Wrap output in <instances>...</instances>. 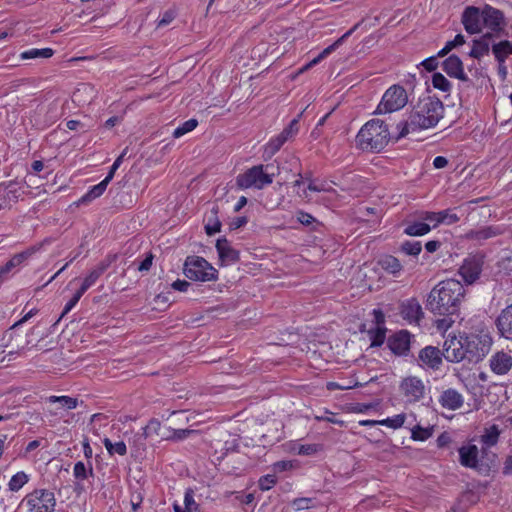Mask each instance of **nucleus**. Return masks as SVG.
Masks as SVG:
<instances>
[{
  "label": "nucleus",
  "mask_w": 512,
  "mask_h": 512,
  "mask_svg": "<svg viewBox=\"0 0 512 512\" xmlns=\"http://www.w3.org/2000/svg\"><path fill=\"white\" fill-rule=\"evenodd\" d=\"M466 289L459 280L447 279L439 282L428 294L426 309L434 316L438 330L446 331L455 322L465 300Z\"/></svg>",
  "instance_id": "obj_1"
},
{
  "label": "nucleus",
  "mask_w": 512,
  "mask_h": 512,
  "mask_svg": "<svg viewBox=\"0 0 512 512\" xmlns=\"http://www.w3.org/2000/svg\"><path fill=\"white\" fill-rule=\"evenodd\" d=\"M443 115L444 105L440 99L432 96L420 98L413 106L408 120L397 124L398 134L395 140L406 137L410 132L436 126Z\"/></svg>",
  "instance_id": "obj_2"
},
{
  "label": "nucleus",
  "mask_w": 512,
  "mask_h": 512,
  "mask_svg": "<svg viewBox=\"0 0 512 512\" xmlns=\"http://www.w3.org/2000/svg\"><path fill=\"white\" fill-rule=\"evenodd\" d=\"M391 139L388 125L385 121L374 118L366 122L356 135V145L363 151L380 152Z\"/></svg>",
  "instance_id": "obj_3"
},
{
  "label": "nucleus",
  "mask_w": 512,
  "mask_h": 512,
  "mask_svg": "<svg viewBox=\"0 0 512 512\" xmlns=\"http://www.w3.org/2000/svg\"><path fill=\"white\" fill-rule=\"evenodd\" d=\"M278 171L279 168L273 164L252 166L236 177V186L241 190L249 188L261 190L273 182Z\"/></svg>",
  "instance_id": "obj_4"
},
{
  "label": "nucleus",
  "mask_w": 512,
  "mask_h": 512,
  "mask_svg": "<svg viewBox=\"0 0 512 512\" xmlns=\"http://www.w3.org/2000/svg\"><path fill=\"white\" fill-rule=\"evenodd\" d=\"M183 272L188 279L194 281L209 282L215 281L218 277V271L207 260L199 256H188Z\"/></svg>",
  "instance_id": "obj_5"
},
{
  "label": "nucleus",
  "mask_w": 512,
  "mask_h": 512,
  "mask_svg": "<svg viewBox=\"0 0 512 512\" xmlns=\"http://www.w3.org/2000/svg\"><path fill=\"white\" fill-rule=\"evenodd\" d=\"M467 360L477 363L481 361L490 351L492 337L489 334H470L463 337Z\"/></svg>",
  "instance_id": "obj_6"
},
{
  "label": "nucleus",
  "mask_w": 512,
  "mask_h": 512,
  "mask_svg": "<svg viewBox=\"0 0 512 512\" xmlns=\"http://www.w3.org/2000/svg\"><path fill=\"white\" fill-rule=\"evenodd\" d=\"M408 102V95L404 87L392 85L386 90L375 110V114L392 113L402 109Z\"/></svg>",
  "instance_id": "obj_7"
},
{
  "label": "nucleus",
  "mask_w": 512,
  "mask_h": 512,
  "mask_svg": "<svg viewBox=\"0 0 512 512\" xmlns=\"http://www.w3.org/2000/svg\"><path fill=\"white\" fill-rule=\"evenodd\" d=\"M23 504L28 512H54L56 498L52 491L39 489L26 495Z\"/></svg>",
  "instance_id": "obj_8"
},
{
  "label": "nucleus",
  "mask_w": 512,
  "mask_h": 512,
  "mask_svg": "<svg viewBox=\"0 0 512 512\" xmlns=\"http://www.w3.org/2000/svg\"><path fill=\"white\" fill-rule=\"evenodd\" d=\"M484 16H483V24L484 27L491 30L490 33L494 34V37H500L502 35H506L505 26L506 21L502 11L496 9L490 5H485L483 7Z\"/></svg>",
  "instance_id": "obj_9"
},
{
  "label": "nucleus",
  "mask_w": 512,
  "mask_h": 512,
  "mask_svg": "<svg viewBox=\"0 0 512 512\" xmlns=\"http://www.w3.org/2000/svg\"><path fill=\"white\" fill-rule=\"evenodd\" d=\"M400 391L407 403H416L423 399L425 395V385L421 379L410 376L400 383Z\"/></svg>",
  "instance_id": "obj_10"
},
{
  "label": "nucleus",
  "mask_w": 512,
  "mask_h": 512,
  "mask_svg": "<svg viewBox=\"0 0 512 512\" xmlns=\"http://www.w3.org/2000/svg\"><path fill=\"white\" fill-rule=\"evenodd\" d=\"M484 11L483 8L468 6L462 13V24L469 34H477L482 31Z\"/></svg>",
  "instance_id": "obj_11"
},
{
  "label": "nucleus",
  "mask_w": 512,
  "mask_h": 512,
  "mask_svg": "<svg viewBox=\"0 0 512 512\" xmlns=\"http://www.w3.org/2000/svg\"><path fill=\"white\" fill-rule=\"evenodd\" d=\"M463 337H452L444 343L443 357L449 362H460L467 359Z\"/></svg>",
  "instance_id": "obj_12"
},
{
  "label": "nucleus",
  "mask_w": 512,
  "mask_h": 512,
  "mask_svg": "<svg viewBox=\"0 0 512 512\" xmlns=\"http://www.w3.org/2000/svg\"><path fill=\"white\" fill-rule=\"evenodd\" d=\"M411 338L410 332L401 330L388 338L387 345L395 355L407 356L410 350Z\"/></svg>",
  "instance_id": "obj_13"
},
{
  "label": "nucleus",
  "mask_w": 512,
  "mask_h": 512,
  "mask_svg": "<svg viewBox=\"0 0 512 512\" xmlns=\"http://www.w3.org/2000/svg\"><path fill=\"white\" fill-rule=\"evenodd\" d=\"M442 356L443 352L437 347L426 346L420 350L418 360L421 367L438 370L442 364Z\"/></svg>",
  "instance_id": "obj_14"
},
{
  "label": "nucleus",
  "mask_w": 512,
  "mask_h": 512,
  "mask_svg": "<svg viewBox=\"0 0 512 512\" xmlns=\"http://www.w3.org/2000/svg\"><path fill=\"white\" fill-rule=\"evenodd\" d=\"M495 326L500 337L512 340V303L500 311Z\"/></svg>",
  "instance_id": "obj_15"
},
{
  "label": "nucleus",
  "mask_w": 512,
  "mask_h": 512,
  "mask_svg": "<svg viewBox=\"0 0 512 512\" xmlns=\"http://www.w3.org/2000/svg\"><path fill=\"white\" fill-rule=\"evenodd\" d=\"M490 368L497 375L507 374L512 368V352L498 351L490 358Z\"/></svg>",
  "instance_id": "obj_16"
},
{
  "label": "nucleus",
  "mask_w": 512,
  "mask_h": 512,
  "mask_svg": "<svg viewBox=\"0 0 512 512\" xmlns=\"http://www.w3.org/2000/svg\"><path fill=\"white\" fill-rule=\"evenodd\" d=\"M443 70L453 78L468 82L469 79L464 72L463 62L457 55H450L442 63Z\"/></svg>",
  "instance_id": "obj_17"
},
{
  "label": "nucleus",
  "mask_w": 512,
  "mask_h": 512,
  "mask_svg": "<svg viewBox=\"0 0 512 512\" xmlns=\"http://www.w3.org/2000/svg\"><path fill=\"white\" fill-rule=\"evenodd\" d=\"M505 229L500 225H489L479 229L470 230L466 233V238L475 241H485L491 238H495L504 233Z\"/></svg>",
  "instance_id": "obj_18"
},
{
  "label": "nucleus",
  "mask_w": 512,
  "mask_h": 512,
  "mask_svg": "<svg viewBox=\"0 0 512 512\" xmlns=\"http://www.w3.org/2000/svg\"><path fill=\"white\" fill-rule=\"evenodd\" d=\"M216 249L219 259L225 264L236 263L239 260V251L234 249L226 238H219L217 240Z\"/></svg>",
  "instance_id": "obj_19"
},
{
  "label": "nucleus",
  "mask_w": 512,
  "mask_h": 512,
  "mask_svg": "<svg viewBox=\"0 0 512 512\" xmlns=\"http://www.w3.org/2000/svg\"><path fill=\"white\" fill-rule=\"evenodd\" d=\"M439 403L443 408L454 411L462 407L464 399L457 390L449 388L442 392Z\"/></svg>",
  "instance_id": "obj_20"
},
{
  "label": "nucleus",
  "mask_w": 512,
  "mask_h": 512,
  "mask_svg": "<svg viewBox=\"0 0 512 512\" xmlns=\"http://www.w3.org/2000/svg\"><path fill=\"white\" fill-rule=\"evenodd\" d=\"M359 23H357L356 25H354L350 30H348L345 34H343L339 39H337L333 44H331L330 46H328L327 48H325L317 57H315L314 59H312L309 63H307L302 69L301 71H306L308 70L309 68L315 66L316 64H318L321 60H323L325 57H327L329 54H331L333 51H335L343 42L346 38H348L358 27H359Z\"/></svg>",
  "instance_id": "obj_21"
},
{
  "label": "nucleus",
  "mask_w": 512,
  "mask_h": 512,
  "mask_svg": "<svg viewBox=\"0 0 512 512\" xmlns=\"http://www.w3.org/2000/svg\"><path fill=\"white\" fill-rule=\"evenodd\" d=\"M481 271V265L477 260L468 259L460 267L459 274L466 283L472 284L479 278Z\"/></svg>",
  "instance_id": "obj_22"
},
{
  "label": "nucleus",
  "mask_w": 512,
  "mask_h": 512,
  "mask_svg": "<svg viewBox=\"0 0 512 512\" xmlns=\"http://www.w3.org/2000/svg\"><path fill=\"white\" fill-rule=\"evenodd\" d=\"M494 38L493 33H486L481 37L473 40V47L469 52V56L475 59H480L487 55L490 50V42Z\"/></svg>",
  "instance_id": "obj_23"
},
{
  "label": "nucleus",
  "mask_w": 512,
  "mask_h": 512,
  "mask_svg": "<svg viewBox=\"0 0 512 512\" xmlns=\"http://www.w3.org/2000/svg\"><path fill=\"white\" fill-rule=\"evenodd\" d=\"M401 315L404 319L418 322L423 317V312L419 302L413 298L402 304Z\"/></svg>",
  "instance_id": "obj_24"
},
{
  "label": "nucleus",
  "mask_w": 512,
  "mask_h": 512,
  "mask_svg": "<svg viewBox=\"0 0 512 512\" xmlns=\"http://www.w3.org/2000/svg\"><path fill=\"white\" fill-rule=\"evenodd\" d=\"M460 463L467 468H476L478 464V448L476 445L462 446L458 450Z\"/></svg>",
  "instance_id": "obj_25"
},
{
  "label": "nucleus",
  "mask_w": 512,
  "mask_h": 512,
  "mask_svg": "<svg viewBox=\"0 0 512 512\" xmlns=\"http://www.w3.org/2000/svg\"><path fill=\"white\" fill-rule=\"evenodd\" d=\"M378 264L384 271L392 274L393 276H398L402 270V264L396 257L392 255H385L381 257L378 261Z\"/></svg>",
  "instance_id": "obj_26"
},
{
  "label": "nucleus",
  "mask_w": 512,
  "mask_h": 512,
  "mask_svg": "<svg viewBox=\"0 0 512 512\" xmlns=\"http://www.w3.org/2000/svg\"><path fill=\"white\" fill-rule=\"evenodd\" d=\"M492 52L497 62H505L509 55H512V41L503 40L492 45Z\"/></svg>",
  "instance_id": "obj_27"
},
{
  "label": "nucleus",
  "mask_w": 512,
  "mask_h": 512,
  "mask_svg": "<svg viewBox=\"0 0 512 512\" xmlns=\"http://www.w3.org/2000/svg\"><path fill=\"white\" fill-rule=\"evenodd\" d=\"M109 183H110V180H108L105 177L99 184L93 186L85 195H83L79 199L78 203L86 204V203L100 197L105 192Z\"/></svg>",
  "instance_id": "obj_28"
},
{
  "label": "nucleus",
  "mask_w": 512,
  "mask_h": 512,
  "mask_svg": "<svg viewBox=\"0 0 512 512\" xmlns=\"http://www.w3.org/2000/svg\"><path fill=\"white\" fill-rule=\"evenodd\" d=\"M112 261L113 259L111 258V260H104L100 262L93 270L90 271L83 282H85L90 287L93 286L99 277L107 270Z\"/></svg>",
  "instance_id": "obj_29"
},
{
  "label": "nucleus",
  "mask_w": 512,
  "mask_h": 512,
  "mask_svg": "<svg viewBox=\"0 0 512 512\" xmlns=\"http://www.w3.org/2000/svg\"><path fill=\"white\" fill-rule=\"evenodd\" d=\"M430 230L431 226L428 223L422 221H414L405 227L404 233L409 236H423Z\"/></svg>",
  "instance_id": "obj_30"
},
{
  "label": "nucleus",
  "mask_w": 512,
  "mask_h": 512,
  "mask_svg": "<svg viewBox=\"0 0 512 512\" xmlns=\"http://www.w3.org/2000/svg\"><path fill=\"white\" fill-rule=\"evenodd\" d=\"M54 54V50L51 48H32L30 50L24 51L20 54V58L22 60H30L36 58H50Z\"/></svg>",
  "instance_id": "obj_31"
},
{
  "label": "nucleus",
  "mask_w": 512,
  "mask_h": 512,
  "mask_svg": "<svg viewBox=\"0 0 512 512\" xmlns=\"http://www.w3.org/2000/svg\"><path fill=\"white\" fill-rule=\"evenodd\" d=\"M500 435V430L497 425H492L485 430V433L481 436V441L488 447L497 444Z\"/></svg>",
  "instance_id": "obj_32"
},
{
  "label": "nucleus",
  "mask_w": 512,
  "mask_h": 512,
  "mask_svg": "<svg viewBox=\"0 0 512 512\" xmlns=\"http://www.w3.org/2000/svg\"><path fill=\"white\" fill-rule=\"evenodd\" d=\"M103 444L110 455L118 454L124 456L127 453V447L123 441L112 443L109 438H104Z\"/></svg>",
  "instance_id": "obj_33"
},
{
  "label": "nucleus",
  "mask_w": 512,
  "mask_h": 512,
  "mask_svg": "<svg viewBox=\"0 0 512 512\" xmlns=\"http://www.w3.org/2000/svg\"><path fill=\"white\" fill-rule=\"evenodd\" d=\"M286 141L287 140L284 136L281 134L277 135L267 143L265 146L264 154L268 155V157H272L281 149Z\"/></svg>",
  "instance_id": "obj_34"
},
{
  "label": "nucleus",
  "mask_w": 512,
  "mask_h": 512,
  "mask_svg": "<svg viewBox=\"0 0 512 512\" xmlns=\"http://www.w3.org/2000/svg\"><path fill=\"white\" fill-rule=\"evenodd\" d=\"M371 340V347H379L381 346L386 338V328L385 327H376L375 329H371L368 331Z\"/></svg>",
  "instance_id": "obj_35"
},
{
  "label": "nucleus",
  "mask_w": 512,
  "mask_h": 512,
  "mask_svg": "<svg viewBox=\"0 0 512 512\" xmlns=\"http://www.w3.org/2000/svg\"><path fill=\"white\" fill-rule=\"evenodd\" d=\"M49 403L59 402L62 407L72 410L78 406V400L76 398H72L70 396H50L47 398Z\"/></svg>",
  "instance_id": "obj_36"
},
{
  "label": "nucleus",
  "mask_w": 512,
  "mask_h": 512,
  "mask_svg": "<svg viewBox=\"0 0 512 512\" xmlns=\"http://www.w3.org/2000/svg\"><path fill=\"white\" fill-rule=\"evenodd\" d=\"M432 85L434 88L442 92H450L451 90L450 81L439 72H436L432 75Z\"/></svg>",
  "instance_id": "obj_37"
},
{
  "label": "nucleus",
  "mask_w": 512,
  "mask_h": 512,
  "mask_svg": "<svg viewBox=\"0 0 512 512\" xmlns=\"http://www.w3.org/2000/svg\"><path fill=\"white\" fill-rule=\"evenodd\" d=\"M211 213L214 215V219H209L208 223L205 225V231L209 236L220 232L222 226L221 221L218 219L217 216L218 207H213Z\"/></svg>",
  "instance_id": "obj_38"
},
{
  "label": "nucleus",
  "mask_w": 512,
  "mask_h": 512,
  "mask_svg": "<svg viewBox=\"0 0 512 512\" xmlns=\"http://www.w3.org/2000/svg\"><path fill=\"white\" fill-rule=\"evenodd\" d=\"M27 482H28V476L23 471H20L11 477V479L8 483V486L11 491H18Z\"/></svg>",
  "instance_id": "obj_39"
},
{
  "label": "nucleus",
  "mask_w": 512,
  "mask_h": 512,
  "mask_svg": "<svg viewBox=\"0 0 512 512\" xmlns=\"http://www.w3.org/2000/svg\"><path fill=\"white\" fill-rule=\"evenodd\" d=\"M197 125H198V121L196 119H189L174 130L173 137L180 138L181 136L185 135L186 133L194 130L197 127Z\"/></svg>",
  "instance_id": "obj_40"
},
{
  "label": "nucleus",
  "mask_w": 512,
  "mask_h": 512,
  "mask_svg": "<svg viewBox=\"0 0 512 512\" xmlns=\"http://www.w3.org/2000/svg\"><path fill=\"white\" fill-rule=\"evenodd\" d=\"M401 251L407 255L418 256L422 251V245L419 241H405L401 245Z\"/></svg>",
  "instance_id": "obj_41"
},
{
  "label": "nucleus",
  "mask_w": 512,
  "mask_h": 512,
  "mask_svg": "<svg viewBox=\"0 0 512 512\" xmlns=\"http://www.w3.org/2000/svg\"><path fill=\"white\" fill-rule=\"evenodd\" d=\"M405 419V414H397L393 417H388L384 420L379 421V425H383L393 429H398L403 426Z\"/></svg>",
  "instance_id": "obj_42"
},
{
  "label": "nucleus",
  "mask_w": 512,
  "mask_h": 512,
  "mask_svg": "<svg viewBox=\"0 0 512 512\" xmlns=\"http://www.w3.org/2000/svg\"><path fill=\"white\" fill-rule=\"evenodd\" d=\"M439 224L452 225L460 220L453 209L439 211Z\"/></svg>",
  "instance_id": "obj_43"
},
{
  "label": "nucleus",
  "mask_w": 512,
  "mask_h": 512,
  "mask_svg": "<svg viewBox=\"0 0 512 512\" xmlns=\"http://www.w3.org/2000/svg\"><path fill=\"white\" fill-rule=\"evenodd\" d=\"M20 195V188L17 187V184L15 182L10 181L5 187L4 198L9 201L17 202Z\"/></svg>",
  "instance_id": "obj_44"
},
{
  "label": "nucleus",
  "mask_w": 512,
  "mask_h": 512,
  "mask_svg": "<svg viewBox=\"0 0 512 512\" xmlns=\"http://www.w3.org/2000/svg\"><path fill=\"white\" fill-rule=\"evenodd\" d=\"M73 474L76 479L85 480L87 479L88 474L93 475V468L90 466L89 471H87L85 464L81 461H78L74 465Z\"/></svg>",
  "instance_id": "obj_45"
},
{
  "label": "nucleus",
  "mask_w": 512,
  "mask_h": 512,
  "mask_svg": "<svg viewBox=\"0 0 512 512\" xmlns=\"http://www.w3.org/2000/svg\"><path fill=\"white\" fill-rule=\"evenodd\" d=\"M161 429V423L157 419H151L148 424L143 428V435L145 438L159 435Z\"/></svg>",
  "instance_id": "obj_46"
},
{
  "label": "nucleus",
  "mask_w": 512,
  "mask_h": 512,
  "mask_svg": "<svg viewBox=\"0 0 512 512\" xmlns=\"http://www.w3.org/2000/svg\"><path fill=\"white\" fill-rule=\"evenodd\" d=\"M432 435L431 429L423 428L419 425L412 429V439L417 441H425Z\"/></svg>",
  "instance_id": "obj_47"
},
{
  "label": "nucleus",
  "mask_w": 512,
  "mask_h": 512,
  "mask_svg": "<svg viewBox=\"0 0 512 512\" xmlns=\"http://www.w3.org/2000/svg\"><path fill=\"white\" fill-rule=\"evenodd\" d=\"M196 430L192 429H174L172 430V435L166 436L167 440H183L189 437L191 434L196 433Z\"/></svg>",
  "instance_id": "obj_48"
},
{
  "label": "nucleus",
  "mask_w": 512,
  "mask_h": 512,
  "mask_svg": "<svg viewBox=\"0 0 512 512\" xmlns=\"http://www.w3.org/2000/svg\"><path fill=\"white\" fill-rule=\"evenodd\" d=\"M277 482L276 476L267 474L259 479V487L263 491L271 489Z\"/></svg>",
  "instance_id": "obj_49"
},
{
  "label": "nucleus",
  "mask_w": 512,
  "mask_h": 512,
  "mask_svg": "<svg viewBox=\"0 0 512 512\" xmlns=\"http://www.w3.org/2000/svg\"><path fill=\"white\" fill-rule=\"evenodd\" d=\"M319 450H320V445H318V444H305V445H300L299 446L298 454L299 455L310 456V455H314Z\"/></svg>",
  "instance_id": "obj_50"
},
{
  "label": "nucleus",
  "mask_w": 512,
  "mask_h": 512,
  "mask_svg": "<svg viewBox=\"0 0 512 512\" xmlns=\"http://www.w3.org/2000/svg\"><path fill=\"white\" fill-rule=\"evenodd\" d=\"M184 504H185V509L184 510H188V512H193L194 510L197 509V504H196V502L194 500L193 491L192 490H188L185 493Z\"/></svg>",
  "instance_id": "obj_51"
},
{
  "label": "nucleus",
  "mask_w": 512,
  "mask_h": 512,
  "mask_svg": "<svg viewBox=\"0 0 512 512\" xmlns=\"http://www.w3.org/2000/svg\"><path fill=\"white\" fill-rule=\"evenodd\" d=\"M439 215V212L426 211L422 213V219L426 221V223H433V227L435 228L439 225Z\"/></svg>",
  "instance_id": "obj_52"
},
{
  "label": "nucleus",
  "mask_w": 512,
  "mask_h": 512,
  "mask_svg": "<svg viewBox=\"0 0 512 512\" xmlns=\"http://www.w3.org/2000/svg\"><path fill=\"white\" fill-rule=\"evenodd\" d=\"M421 65L429 72L435 71L438 67L437 56L428 57L422 61Z\"/></svg>",
  "instance_id": "obj_53"
},
{
  "label": "nucleus",
  "mask_w": 512,
  "mask_h": 512,
  "mask_svg": "<svg viewBox=\"0 0 512 512\" xmlns=\"http://www.w3.org/2000/svg\"><path fill=\"white\" fill-rule=\"evenodd\" d=\"M297 219L304 226H309L316 221V219L311 214L303 211L297 212Z\"/></svg>",
  "instance_id": "obj_54"
},
{
  "label": "nucleus",
  "mask_w": 512,
  "mask_h": 512,
  "mask_svg": "<svg viewBox=\"0 0 512 512\" xmlns=\"http://www.w3.org/2000/svg\"><path fill=\"white\" fill-rule=\"evenodd\" d=\"M307 189L313 192H332L334 191L330 186L325 184H316L314 181H310Z\"/></svg>",
  "instance_id": "obj_55"
},
{
  "label": "nucleus",
  "mask_w": 512,
  "mask_h": 512,
  "mask_svg": "<svg viewBox=\"0 0 512 512\" xmlns=\"http://www.w3.org/2000/svg\"><path fill=\"white\" fill-rule=\"evenodd\" d=\"M465 43V38L462 34H457L455 38L446 43L447 48L451 51L452 49L461 46Z\"/></svg>",
  "instance_id": "obj_56"
},
{
  "label": "nucleus",
  "mask_w": 512,
  "mask_h": 512,
  "mask_svg": "<svg viewBox=\"0 0 512 512\" xmlns=\"http://www.w3.org/2000/svg\"><path fill=\"white\" fill-rule=\"evenodd\" d=\"M153 262V255L149 253L146 258L139 264L138 271L146 272L149 271Z\"/></svg>",
  "instance_id": "obj_57"
},
{
  "label": "nucleus",
  "mask_w": 512,
  "mask_h": 512,
  "mask_svg": "<svg viewBox=\"0 0 512 512\" xmlns=\"http://www.w3.org/2000/svg\"><path fill=\"white\" fill-rule=\"evenodd\" d=\"M190 286L191 284L186 280L178 279L172 283V288L180 292H186Z\"/></svg>",
  "instance_id": "obj_58"
},
{
  "label": "nucleus",
  "mask_w": 512,
  "mask_h": 512,
  "mask_svg": "<svg viewBox=\"0 0 512 512\" xmlns=\"http://www.w3.org/2000/svg\"><path fill=\"white\" fill-rule=\"evenodd\" d=\"M292 468V463L290 461H278L273 464L274 472H283Z\"/></svg>",
  "instance_id": "obj_59"
},
{
  "label": "nucleus",
  "mask_w": 512,
  "mask_h": 512,
  "mask_svg": "<svg viewBox=\"0 0 512 512\" xmlns=\"http://www.w3.org/2000/svg\"><path fill=\"white\" fill-rule=\"evenodd\" d=\"M122 162H123V155H119L116 158V160L114 161L113 165L110 168V171L108 172V174L106 176V178L108 180L111 181L113 179L116 170L119 168V166L121 165Z\"/></svg>",
  "instance_id": "obj_60"
},
{
  "label": "nucleus",
  "mask_w": 512,
  "mask_h": 512,
  "mask_svg": "<svg viewBox=\"0 0 512 512\" xmlns=\"http://www.w3.org/2000/svg\"><path fill=\"white\" fill-rule=\"evenodd\" d=\"M246 223H247L246 217H244V216L236 217L230 222L229 227L231 230H236V229H239L242 226L246 225Z\"/></svg>",
  "instance_id": "obj_61"
},
{
  "label": "nucleus",
  "mask_w": 512,
  "mask_h": 512,
  "mask_svg": "<svg viewBox=\"0 0 512 512\" xmlns=\"http://www.w3.org/2000/svg\"><path fill=\"white\" fill-rule=\"evenodd\" d=\"M78 303V300L73 296L65 305L62 313H61V316L59 318V320L64 317L67 313H69L74 307L75 305Z\"/></svg>",
  "instance_id": "obj_62"
},
{
  "label": "nucleus",
  "mask_w": 512,
  "mask_h": 512,
  "mask_svg": "<svg viewBox=\"0 0 512 512\" xmlns=\"http://www.w3.org/2000/svg\"><path fill=\"white\" fill-rule=\"evenodd\" d=\"M447 164H448V160L444 156H437L433 160V166L436 169H442V168L446 167Z\"/></svg>",
  "instance_id": "obj_63"
},
{
  "label": "nucleus",
  "mask_w": 512,
  "mask_h": 512,
  "mask_svg": "<svg viewBox=\"0 0 512 512\" xmlns=\"http://www.w3.org/2000/svg\"><path fill=\"white\" fill-rule=\"evenodd\" d=\"M503 474L512 475V455L508 456L504 462Z\"/></svg>",
  "instance_id": "obj_64"
}]
</instances>
